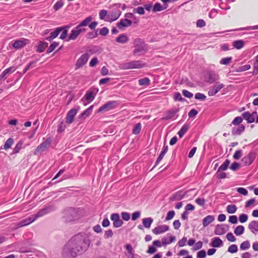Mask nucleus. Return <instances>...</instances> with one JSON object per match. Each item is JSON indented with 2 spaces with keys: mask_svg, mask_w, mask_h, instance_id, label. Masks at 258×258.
<instances>
[{
  "mask_svg": "<svg viewBox=\"0 0 258 258\" xmlns=\"http://www.w3.org/2000/svg\"><path fill=\"white\" fill-rule=\"evenodd\" d=\"M256 157L255 152L251 150L248 154L241 159L242 163L245 166L250 165L254 161Z\"/></svg>",
  "mask_w": 258,
  "mask_h": 258,
  "instance_id": "obj_11",
  "label": "nucleus"
},
{
  "mask_svg": "<svg viewBox=\"0 0 258 258\" xmlns=\"http://www.w3.org/2000/svg\"><path fill=\"white\" fill-rule=\"evenodd\" d=\"M205 79L207 83L213 84L217 82V81L219 79V77L215 72L211 71L207 73L205 77Z\"/></svg>",
  "mask_w": 258,
  "mask_h": 258,
  "instance_id": "obj_14",
  "label": "nucleus"
},
{
  "mask_svg": "<svg viewBox=\"0 0 258 258\" xmlns=\"http://www.w3.org/2000/svg\"><path fill=\"white\" fill-rule=\"evenodd\" d=\"M169 226L166 225H162L156 227L152 230V232L156 235L163 233L169 230Z\"/></svg>",
  "mask_w": 258,
  "mask_h": 258,
  "instance_id": "obj_21",
  "label": "nucleus"
},
{
  "mask_svg": "<svg viewBox=\"0 0 258 258\" xmlns=\"http://www.w3.org/2000/svg\"><path fill=\"white\" fill-rule=\"evenodd\" d=\"M210 245L213 247H220L223 246V242L219 237H216L212 238Z\"/></svg>",
  "mask_w": 258,
  "mask_h": 258,
  "instance_id": "obj_26",
  "label": "nucleus"
},
{
  "mask_svg": "<svg viewBox=\"0 0 258 258\" xmlns=\"http://www.w3.org/2000/svg\"><path fill=\"white\" fill-rule=\"evenodd\" d=\"M61 29H62L59 28V27L56 28L53 32H51L50 33L51 37L53 38V39L57 37L59 34L61 32Z\"/></svg>",
  "mask_w": 258,
  "mask_h": 258,
  "instance_id": "obj_52",
  "label": "nucleus"
},
{
  "mask_svg": "<svg viewBox=\"0 0 258 258\" xmlns=\"http://www.w3.org/2000/svg\"><path fill=\"white\" fill-rule=\"evenodd\" d=\"M206 97V96L204 94L201 93H197L195 95V98L196 99L202 101L205 100Z\"/></svg>",
  "mask_w": 258,
  "mask_h": 258,
  "instance_id": "obj_59",
  "label": "nucleus"
},
{
  "mask_svg": "<svg viewBox=\"0 0 258 258\" xmlns=\"http://www.w3.org/2000/svg\"><path fill=\"white\" fill-rule=\"evenodd\" d=\"M215 220V217L213 215H208L205 217L202 221L203 225L204 227L208 226L210 223Z\"/></svg>",
  "mask_w": 258,
  "mask_h": 258,
  "instance_id": "obj_30",
  "label": "nucleus"
},
{
  "mask_svg": "<svg viewBox=\"0 0 258 258\" xmlns=\"http://www.w3.org/2000/svg\"><path fill=\"white\" fill-rule=\"evenodd\" d=\"M243 118L242 116H237L232 121V123L233 125H240V123L242 122Z\"/></svg>",
  "mask_w": 258,
  "mask_h": 258,
  "instance_id": "obj_57",
  "label": "nucleus"
},
{
  "mask_svg": "<svg viewBox=\"0 0 258 258\" xmlns=\"http://www.w3.org/2000/svg\"><path fill=\"white\" fill-rule=\"evenodd\" d=\"M240 164L236 162H234L230 166V169L233 171H236L240 167Z\"/></svg>",
  "mask_w": 258,
  "mask_h": 258,
  "instance_id": "obj_62",
  "label": "nucleus"
},
{
  "mask_svg": "<svg viewBox=\"0 0 258 258\" xmlns=\"http://www.w3.org/2000/svg\"><path fill=\"white\" fill-rule=\"evenodd\" d=\"M48 46V43L45 41H40L38 45L36 46V51L38 53H42L44 52L45 49Z\"/></svg>",
  "mask_w": 258,
  "mask_h": 258,
  "instance_id": "obj_27",
  "label": "nucleus"
},
{
  "mask_svg": "<svg viewBox=\"0 0 258 258\" xmlns=\"http://www.w3.org/2000/svg\"><path fill=\"white\" fill-rule=\"evenodd\" d=\"M237 207L235 205H229L227 206L226 211L229 214H234L237 211Z\"/></svg>",
  "mask_w": 258,
  "mask_h": 258,
  "instance_id": "obj_45",
  "label": "nucleus"
},
{
  "mask_svg": "<svg viewBox=\"0 0 258 258\" xmlns=\"http://www.w3.org/2000/svg\"><path fill=\"white\" fill-rule=\"evenodd\" d=\"M250 65L249 64H247L242 66H241L237 69L236 72H242L247 71L250 69Z\"/></svg>",
  "mask_w": 258,
  "mask_h": 258,
  "instance_id": "obj_56",
  "label": "nucleus"
},
{
  "mask_svg": "<svg viewBox=\"0 0 258 258\" xmlns=\"http://www.w3.org/2000/svg\"><path fill=\"white\" fill-rule=\"evenodd\" d=\"M16 69L15 67H11L5 70L0 75V81L4 79L6 76L10 72H14Z\"/></svg>",
  "mask_w": 258,
  "mask_h": 258,
  "instance_id": "obj_34",
  "label": "nucleus"
},
{
  "mask_svg": "<svg viewBox=\"0 0 258 258\" xmlns=\"http://www.w3.org/2000/svg\"><path fill=\"white\" fill-rule=\"evenodd\" d=\"M98 92V89L97 88H94L87 91L84 98L82 99V101H83L84 99L87 101V103H84V104L86 105L87 104L91 102L94 99Z\"/></svg>",
  "mask_w": 258,
  "mask_h": 258,
  "instance_id": "obj_9",
  "label": "nucleus"
},
{
  "mask_svg": "<svg viewBox=\"0 0 258 258\" xmlns=\"http://www.w3.org/2000/svg\"><path fill=\"white\" fill-rule=\"evenodd\" d=\"M216 177L218 179H224L226 177V174L222 170H218L215 174Z\"/></svg>",
  "mask_w": 258,
  "mask_h": 258,
  "instance_id": "obj_55",
  "label": "nucleus"
},
{
  "mask_svg": "<svg viewBox=\"0 0 258 258\" xmlns=\"http://www.w3.org/2000/svg\"><path fill=\"white\" fill-rule=\"evenodd\" d=\"M78 109L76 108H73L67 113L66 117V122L68 124H71L74 121V117L77 114Z\"/></svg>",
  "mask_w": 258,
  "mask_h": 258,
  "instance_id": "obj_17",
  "label": "nucleus"
},
{
  "mask_svg": "<svg viewBox=\"0 0 258 258\" xmlns=\"http://www.w3.org/2000/svg\"><path fill=\"white\" fill-rule=\"evenodd\" d=\"M228 227V226L226 224H217L215 227L214 233L218 235H223L227 232Z\"/></svg>",
  "mask_w": 258,
  "mask_h": 258,
  "instance_id": "obj_19",
  "label": "nucleus"
},
{
  "mask_svg": "<svg viewBox=\"0 0 258 258\" xmlns=\"http://www.w3.org/2000/svg\"><path fill=\"white\" fill-rule=\"evenodd\" d=\"M150 80L148 78H144L139 80V84L140 86H148L150 84Z\"/></svg>",
  "mask_w": 258,
  "mask_h": 258,
  "instance_id": "obj_48",
  "label": "nucleus"
},
{
  "mask_svg": "<svg viewBox=\"0 0 258 258\" xmlns=\"http://www.w3.org/2000/svg\"><path fill=\"white\" fill-rule=\"evenodd\" d=\"M153 222V219L151 217L145 218L142 220L143 226L146 228H150Z\"/></svg>",
  "mask_w": 258,
  "mask_h": 258,
  "instance_id": "obj_36",
  "label": "nucleus"
},
{
  "mask_svg": "<svg viewBox=\"0 0 258 258\" xmlns=\"http://www.w3.org/2000/svg\"><path fill=\"white\" fill-rule=\"evenodd\" d=\"M167 8V6H162L159 3H156L154 5L152 11L154 13L162 11Z\"/></svg>",
  "mask_w": 258,
  "mask_h": 258,
  "instance_id": "obj_37",
  "label": "nucleus"
},
{
  "mask_svg": "<svg viewBox=\"0 0 258 258\" xmlns=\"http://www.w3.org/2000/svg\"><path fill=\"white\" fill-rule=\"evenodd\" d=\"M89 55L88 53H85L77 60L75 64V69L78 70L84 66L88 61Z\"/></svg>",
  "mask_w": 258,
  "mask_h": 258,
  "instance_id": "obj_13",
  "label": "nucleus"
},
{
  "mask_svg": "<svg viewBox=\"0 0 258 258\" xmlns=\"http://www.w3.org/2000/svg\"><path fill=\"white\" fill-rule=\"evenodd\" d=\"M22 143L19 142H18L15 148L13 149V152L11 154H15L18 153L22 148Z\"/></svg>",
  "mask_w": 258,
  "mask_h": 258,
  "instance_id": "obj_54",
  "label": "nucleus"
},
{
  "mask_svg": "<svg viewBox=\"0 0 258 258\" xmlns=\"http://www.w3.org/2000/svg\"><path fill=\"white\" fill-rule=\"evenodd\" d=\"M186 194V192H184L182 190H179L173 194L170 198V200L171 201H174L175 200L180 201L183 199Z\"/></svg>",
  "mask_w": 258,
  "mask_h": 258,
  "instance_id": "obj_22",
  "label": "nucleus"
},
{
  "mask_svg": "<svg viewBox=\"0 0 258 258\" xmlns=\"http://www.w3.org/2000/svg\"><path fill=\"white\" fill-rule=\"evenodd\" d=\"M59 45V42L54 41L51 43L48 48L47 49L46 53L49 54L52 52L56 47Z\"/></svg>",
  "mask_w": 258,
  "mask_h": 258,
  "instance_id": "obj_41",
  "label": "nucleus"
},
{
  "mask_svg": "<svg viewBox=\"0 0 258 258\" xmlns=\"http://www.w3.org/2000/svg\"><path fill=\"white\" fill-rule=\"evenodd\" d=\"M168 150V147L166 144V143L165 142L164 144V145H163V147L162 150L160 152L159 156L158 157V158H157V160L156 161V162L155 163V165H154L153 168H154L155 167H156V166L158 165L159 163L161 161V160L164 157V156L165 155V154L167 152Z\"/></svg>",
  "mask_w": 258,
  "mask_h": 258,
  "instance_id": "obj_20",
  "label": "nucleus"
},
{
  "mask_svg": "<svg viewBox=\"0 0 258 258\" xmlns=\"http://www.w3.org/2000/svg\"><path fill=\"white\" fill-rule=\"evenodd\" d=\"M109 33V29L106 27H104L99 30V34L101 35V36H106Z\"/></svg>",
  "mask_w": 258,
  "mask_h": 258,
  "instance_id": "obj_63",
  "label": "nucleus"
},
{
  "mask_svg": "<svg viewBox=\"0 0 258 258\" xmlns=\"http://www.w3.org/2000/svg\"><path fill=\"white\" fill-rule=\"evenodd\" d=\"M132 69H141L147 66L146 62L141 60L131 61Z\"/></svg>",
  "mask_w": 258,
  "mask_h": 258,
  "instance_id": "obj_23",
  "label": "nucleus"
},
{
  "mask_svg": "<svg viewBox=\"0 0 258 258\" xmlns=\"http://www.w3.org/2000/svg\"><path fill=\"white\" fill-rule=\"evenodd\" d=\"M129 39L126 34H120L115 39V41L119 43L124 44L127 43Z\"/></svg>",
  "mask_w": 258,
  "mask_h": 258,
  "instance_id": "obj_32",
  "label": "nucleus"
},
{
  "mask_svg": "<svg viewBox=\"0 0 258 258\" xmlns=\"http://www.w3.org/2000/svg\"><path fill=\"white\" fill-rule=\"evenodd\" d=\"M250 246V242L248 240H246L242 242L240 245V248L241 250H244L248 249Z\"/></svg>",
  "mask_w": 258,
  "mask_h": 258,
  "instance_id": "obj_49",
  "label": "nucleus"
},
{
  "mask_svg": "<svg viewBox=\"0 0 258 258\" xmlns=\"http://www.w3.org/2000/svg\"><path fill=\"white\" fill-rule=\"evenodd\" d=\"M244 232V227L242 225L237 226L234 230V233L237 236L242 234Z\"/></svg>",
  "mask_w": 258,
  "mask_h": 258,
  "instance_id": "obj_39",
  "label": "nucleus"
},
{
  "mask_svg": "<svg viewBox=\"0 0 258 258\" xmlns=\"http://www.w3.org/2000/svg\"><path fill=\"white\" fill-rule=\"evenodd\" d=\"M119 68L122 70L132 69L131 61L119 64Z\"/></svg>",
  "mask_w": 258,
  "mask_h": 258,
  "instance_id": "obj_44",
  "label": "nucleus"
},
{
  "mask_svg": "<svg viewBox=\"0 0 258 258\" xmlns=\"http://www.w3.org/2000/svg\"><path fill=\"white\" fill-rule=\"evenodd\" d=\"M248 228L252 233L256 234L258 232V221L253 220L250 222Z\"/></svg>",
  "mask_w": 258,
  "mask_h": 258,
  "instance_id": "obj_28",
  "label": "nucleus"
},
{
  "mask_svg": "<svg viewBox=\"0 0 258 258\" xmlns=\"http://www.w3.org/2000/svg\"><path fill=\"white\" fill-rule=\"evenodd\" d=\"M30 42V40L28 39L25 38H21L19 39L12 41L10 42V45H11L15 49L18 50L23 48L26 45L29 44Z\"/></svg>",
  "mask_w": 258,
  "mask_h": 258,
  "instance_id": "obj_6",
  "label": "nucleus"
},
{
  "mask_svg": "<svg viewBox=\"0 0 258 258\" xmlns=\"http://www.w3.org/2000/svg\"><path fill=\"white\" fill-rule=\"evenodd\" d=\"M121 12L118 9L113 10L107 16L108 20L107 21L109 22H113L116 20L121 15Z\"/></svg>",
  "mask_w": 258,
  "mask_h": 258,
  "instance_id": "obj_18",
  "label": "nucleus"
},
{
  "mask_svg": "<svg viewBox=\"0 0 258 258\" xmlns=\"http://www.w3.org/2000/svg\"><path fill=\"white\" fill-rule=\"evenodd\" d=\"M232 57H226L222 58L220 61V63L224 65H228L232 60Z\"/></svg>",
  "mask_w": 258,
  "mask_h": 258,
  "instance_id": "obj_53",
  "label": "nucleus"
},
{
  "mask_svg": "<svg viewBox=\"0 0 258 258\" xmlns=\"http://www.w3.org/2000/svg\"><path fill=\"white\" fill-rule=\"evenodd\" d=\"M66 128V125L64 123L63 121H61L59 122V123L58 125L57 126V132L58 133H61L63 131H64Z\"/></svg>",
  "mask_w": 258,
  "mask_h": 258,
  "instance_id": "obj_61",
  "label": "nucleus"
},
{
  "mask_svg": "<svg viewBox=\"0 0 258 258\" xmlns=\"http://www.w3.org/2000/svg\"><path fill=\"white\" fill-rule=\"evenodd\" d=\"M230 164V160L229 159H226L222 164L220 166L218 170L225 171L227 170Z\"/></svg>",
  "mask_w": 258,
  "mask_h": 258,
  "instance_id": "obj_47",
  "label": "nucleus"
},
{
  "mask_svg": "<svg viewBox=\"0 0 258 258\" xmlns=\"http://www.w3.org/2000/svg\"><path fill=\"white\" fill-rule=\"evenodd\" d=\"M132 24L131 20L125 18L121 19L119 22L117 24V26L119 29H122L124 27H127L131 26Z\"/></svg>",
  "mask_w": 258,
  "mask_h": 258,
  "instance_id": "obj_25",
  "label": "nucleus"
},
{
  "mask_svg": "<svg viewBox=\"0 0 258 258\" xmlns=\"http://www.w3.org/2000/svg\"><path fill=\"white\" fill-rule=\"evenodd\" d=\"M173 99L175 101H178L180 102L185 101V99L181 96L180 93L179 92H177L174 93Z\"/></svg>",
  "mask_w": 258,
  "mask_h": 258,
  "instance_id": "obj_51",
  "label": "nucleus"
},
{
  "mask_svg": "<svg viewBox=\"0 0 258 258\" xmlns=\"http://www.w3.org/2000/svg\"><path fill=\"white\" fill-rule=\"evenodd\" d=\"M80 215V208L69 207L64 211L63 218L67 222H71L78 219Z\"/></svg>",
  "mask_w": 258,
  "mask_h": 258,
  "instance_id": "obj_4",
  "label": "nucleus"
},
{
  "mask_svg": "<svg viewBox=\"0 0 258 258\" xmlns=\"http://www.w3.org/2000/svg\"><path fill=\"white\" fill-rule=\"evenodd\" d=\"M190 125L188 123H185L178 132L177 134L179 138H181L189 128Z\"/></svg>",
  "mask_w": 258,
  "mask_h": 258,
  "instance_id": "obj_33",
  "label": "nucleus"
},
{
  "mask_svg": "<svg viewBox=\"0 0 258 258\" xmlns=\"http://www.w3.org/2000/svg\"><path fill=\"white\" fill-rule=\"evenodd\" d=\"M244 44V42L242 40H237L234 41L232 43L233 46L237 49H241L243 47Z\"/></svg>",
  "mask_w": 258,
  "mask_h": 258,
  "instance_id": "obj_38",
  "label": "nucleus"
},
{
  "mask_svg": "<svg viewBox=\"0 0 258 258\" xmlns=\"http://www.w3.org/2000/svg\"><path fill=\"white\" fill-rule=\"evenodd\" d=\"M245 127L243 124H240L237 127H233L231 131V134L233 136L240 135L245 130Z\"/></svg>",
  "mask_w": 258,
  "mask_h": 258,
  "instance_id": "obj_24",
  "label": "nucleus"
},
{
  "mask_svg": "<svg viewBox=\"0 0 258 258\" xmlns=\"http://www.w3.org/2000/svg\"><path fill=\"white\" fill-rule=\"evenodd\" d=\"M134 47L135 48L133 51L134 55L141 56L144 54L148 50L147 44L143 39L136 38L134 40Z\"/></svg>",
  "mask_w": 258,
  "mask_h": 258,
  "instance_id": "obj_3",
  "label": "nucleus"
},
{
  "mask_svg": "<svg viewBox=\"0 0 258 258\" xmlns=\"http://www.w3.org/2000/svg\"><path fill=\"white\" fill-rule=\"evenodd\" d=\"M70 25H65V26H61V27H59V28H61L62 29H61V31H62V33L60 36V39H62V40H66V39L67 38V35H68V29L70 28Z\"/></svg>",
  "mask_w": 258,
  "mask_h": 258,
  "instance_id": "obj_31",
  "label": "nucleus"
},
{
  "mask_svg": "<svg viewBox=\"0 0 258 258\" xmlns=\"http://www.w3.org/2000/svg\"><path fill=\"white\" fill-rule=\"evenodd\" d=\"M142 124L140 122L137 123L135 124L134 128L133 129L132 133L134 135H138L141 131Z\"/></svg>",
  "mask_w": 258,
  "mask_h": 258,
  "instance_id": "obj_43",
  "label": "nucleus"
},
{
  "mask_svg": "<svg viewBox=\"0 0 258 258\" xmlns=\"http://www.w3.org/2000/svg\"><path fill=\"white\" fill-rule=\"evenodd\" d=\"M98 29L95 30L94 31L89 32L87 33L86 37L87 39H92L97 37L98 35Z\"/></svg>",
  "mask_w": 258,
  "mask_h": 258,
  "instance_id": "obj_42",
  "label": "nucleus"
},
{
  "mask_svg": "<svg viewBox=\"0 0 258 258\" xmlns=\"http://www.w3.org/2000/svg\"><path fill=\"white\" fill-rule=\"evenodd\" d=\"M119 105L117 101H109L101 106L97 110V112L108 111L115 109Z\"/></svg>",
  "mask_w": 258,
  "mask_h": 258,
  "instance_id": "obj_7",
  "label": "nucleus"
},
{
  "mask_svg": "<svg viewBox=\"0 0 258 258\" xmlns=\"http://www.w3.org/2000/svg\"><path fill=\"white\" fill-rule=\"evenodd\" d=\"M258 73V60L255 59L253 63V70L252 74L256 75Z\"/></svg>",
  "mask_w": 258,
  "mask_h": 258,
  "instance_id": "obj_64",
  "label": "nucleus"
},
{
  "mask_svg": "<svg viewBox=\"0 0 258 258\" xmlns=\"http://www.w3.org/2000/svg\"><path fill=\"white\" fill-rule=\"evenodd\" d=\"M85 31H86L85 28H80L77 26L74 29L71 30V33L68 36L66 41L69 42L71 40H76L81 33Z\"/></svg>",
  "mask_w": 258,
  "mask_h": 258,
  "instance_id": "obj_8",
  "label": "nucleus"
},
{
  "mask_svg": "<svg viewBox=\"0 0 258 258\" xmlns=\"http://www.w3.org/2000/svg\"><path fill=\"white\" fill-rule=\"evenodd\" d=\"M52 142V139L51 137L47 138L45 141L42 142L39 146L37 147L35 150V154L43 152L45 150L48 149Z\"/></svg>",
  "mask_w": 258,
  "mask_h": 258,
  "instance_id": "obj_10",
  "label": "nucleus"
},
{
  "mask_svg": "<svg viewBox=\"0 0 258 258\" xmlns=\"http://www.w3.org/2000/svg\"><path fill=\"white\" fill-rule=\"evenodd\" d=\"M54 210L55 208L53 206L49 205L40 210L35 215H32L29 217L20 221L17 223V225L18 227L27 226L35 221L38 218L43 216Z\"/></svg>",
  "mask_w": 258,
  "mask_h": 258,
  "instance_id": "obj_2",
  "label": "nucleus"
},
{
  "mask_svg": "<svg viewBox=\"0 0 258 258\" xmlns=\"http://www.w3.org/2000/svg\"><path fill=\"white\" fill-rule=\"evenodd\" d=\"M242 116L246 120L248 123H251L254 121V118L251 115V113L249 111H246L242 114Z\"/></svg>",
  "mask_w": 258,
  "mask_h": 258,
  "instance_id": "obj_29",
  "label": "nucleus"
},
{
  "mask_svg": "<svg viewBox=\"0 0 258 258\" xmlns=\"http://www.w3.org/2000/svg\"><path fill=\"white\" fill-rule=\"evenodd\" d=\"M64 5V3L62 0H59L57 1L53 5V8L55 11H58Z\"/></svg>",
  "mask_w": 258,
  "mask_h": 258,
  "instance_id": "obj_50",
  "label": "nucleus"
},
{
  "mask_svg": "<svg viewBox=\"0 0 258 258\" xmlns=\"http://www.w3.org/2000/svg\"><path fill=\"white\" fill-rule=\"evenodd\" d=\"M248 216L245 214H241L239 216V221L240 223H243L248 220Z\"/></svg>",
  "mask_w": 258,
  "mask_h": 258,
  "instance_id": "obj_60",
  "label": "nucleus"
},
{
  "mask_svg": "<svg viewBox=\"0 0 258 258\" xmlns=\"http://www.w3.org/2000/svg\"><path fill=\"white\" fill-rule=\"evenodd\" d=\"M238 250V247L237 245L236 244H232L231 245L228 249V251L231 253H235Z\"/></svg>",
  "mask_w": 258,
  "mask_h": 258,
  "instance_id": "obj_58",
  "label": "nucleus"
},
{
  "mask_svg": "<svg viewBox=\"0 0 258 258\" xmlns=\"http://www.w3.org/2000/svg\"><path fill=\"white\" fill-rule=\"evenodd\" d=\"M92 19V17L91 16H89L87 17L85 19H84L83 21H82L77 26L80 28H82L81 27H82L87 26L88 25L89 23L91 21Z\"/></svg>",
  "mask_w": 258,
  "mask_h": 258,
  "instance_id": "obj_40",
  "label": "nucleus"
},
{
  "mask_svg": "<svg viewBox=\"0 0 258 258\" xmlns=\"http://www.w3.org/2000/svg\"><path fill=\"white\" fill-rule=\"evenodd\" d=\"M110 219L113 222L114 228H119L123 224V221L120 219L119 214L113 213L111 215Z\"/></svg>",
  "mask_w": 258,
  "mask_h": 258,
  "instance_id": "obj_16",
  "label": "nucleus"
},
{
  "mask_svg": "<svg viewBox=\"0 0 258 258\" xmlns=\"http://www.w3.org/2000/svg\"><path fill=\"white\" fill-rule=\"evenodd\" d=\"M215 84L210 87L208 91V95L209 96H213L215 95L219 91L225 87V85L217 82Z\"/></svg>",
  "mask_w": 258,
  "mask_h": 258,
  "instance_id": "obj_12",
  "label": "nucleus"
},
{
  "mask_svg": "<svg viewBox=\"0 0 258 258\" xmlns=\"http://www.w3.org/2000/svg\"><path fill=\"white\" fill-rule=\"evenodd\" d=\"M78 254L79 253L69 241L63 246L61 254L62 258H75Z\"/></svg>",
  "mask_w": 258,
  "mask_h": 258,
  "instance_id": "obj_5",
  "label": "nucleus"
},
{
  "mask_svg": "<svg viewBox=\"0 0 258 258\" xmlns=\"http://www.w3.org/2000/svg\"><path fill=\"white\" fill-rule=\"evenodd\" d=\"M90 235V233H79L74 235L68 241L80 254L88 249L91 243Z\"/></svg>",
  "mask_w": 258,
  "mask_h": 258,
  "instance_id": "obj_1",
  "label": "nucleus"
},
{
  "mask_svg": "<svg viewBox=\"0 0 258 258\" xmlns=\"http://www.w3.org/2000/svg\"><path fill=\"white\" fill-rule=\"evenodd\" d=\"M14 143V140L11 138H9L5 142L4 145V149L5 150H7L9 148H10L12 146V145Z\"/></svg>",
  "mask_w": 258,
  "mask_h": 258,
  "instance_id": "obj_46",
  "label": "nucleus"
},
{
  "mask_svg": "<svg viewBox=\"0 0 258 258\" xmlns=\"http://www.w3.org/2000/svg\"><path fill=\"white\" fill-rule=\"evenodd\" d=\"M94 106L91 105L87 109L83 111L79 115V118H85L86 117L90 115Z\"/></svg>",
  "mask_w": 258,
  "mask_h": 258,
  "instance_id": "obj_35",
  "label": "nucleus"
},
{
  "mask_svg": "<svg viewBox=\"0 0 258 258\" xmlns=\"http://www.w3.org/2000/svg\"><path fill=\"white\" fill-rule=\"evenodd\" d=\"M179 111V108H174L168 110L166 116L162 117V120H166L172 118L175 119L178 116V113Z\"/></svg>",
  "mask_w": 258,
  "mask_h": 258,
  "instance_id": "obj_15",
  "label": "nucleus"
}]
</instances>
